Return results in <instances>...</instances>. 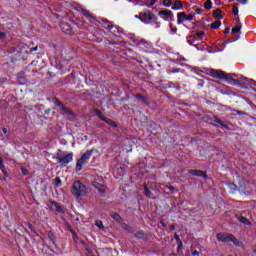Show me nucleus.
<instances>
[{"instance_id": "obj_1", "label": "nucleus", "mask_w": 256, "mask_h": 256, "mask_svg": "<svg viewBox=\"0 0 256 256\" xmlns=\"http://www.w3.org/2000/svg\"><path fill=\"white\" fill-rule=\"evenodd\" d=\"M52 69L46 72V75L49 77H55V75H65V73H69V62L68 61H61L57 58L54 61H51Z\"/></svg>"}, {"instance_id": "obj_2", "label": "nucleus", "mask_w": 256, "mask_h": 256, "mask_svg": "<svg viewBox=\"0 0 256 256\" xmlns=\"http://www.w3.org/2000/svg\"><path fill=\"white\" fill-rule=\"evenodd\" d=\"M216 239L220 243H233L235 247H243V242L239 241V239H237V237H235L233 234L219 232L216 234Z\"/></svg>"}, {"instance_id": "obj_3", "label": "nucleus", "mask_w": 256, "mask_h": 256, "mask_svg": "<svg viewBox=\"0 0 256 256\" xmlns=\"http://www.w3.org/2000/svg\"><path fill=\"white\" fill-rule=\"evenodd\" d=\"M71 193L72 195H75L77 199H79V197L87 195V186H85V184H83L81 181L76 180L72 185Z\"/></svg>"}, {"instance_id": "obj_4", "label": "nucleus", "mask_w": 256, "mask_h": 256, "mask_svg": "<svg viewBox=\"0 0 256 256\" xmlns=\"http://www.w3.org/2000/svg\"><path fill=\"white\" fill-rule=\"evenodd\" d=\"M97 21L100 25H102L104 29H108V31H110L112 35H117V33L118 35H123V28L117 25H113L111 21H108L106 19H101L100 21L99 20Z\"/></svg>"}, {"instance_id": "obj_5", "label": "nucleus", "mask_w": 256, "mask_h": 256, "mask_svg": "<svg viewBox=\"0 0 256 256\" xmlns=\"http://www.w3.org/2000/svg\"><path fill=\"white\" fill-rule=\"evenodd\" d=\"M93 155V150L86 151L76 162V173H79V171H83V166L87 165L89 163V159H91Z\"/></svg>"}, {"instance_id": "obj_6", "label": "nucleus", "mask_w": 256, "mask_h": 256, "mask_svg": "<svg viewBox=\"0 0 256 256\" xmlns=\"http://www.w3.org/2000/svg\"><path fill=\"white\" fill-rule=\"evenodd\" d=\"M57 161L60 163L61 167H67L68 164L73 161V152L67 154L61 150H58Z\"/></svg>"}, {"instance_id": "obj_7", "label": "nucleus", "mask_w": 256, "mask_h": 256, "mask_svg": "<svg viewBox=\"0 0 256 256\" xmlns=\"http://www.w3.org/2000/svg\"><path fill=\"white\" fill-rule=\"evenodd\" d=\"M54 103L55 105H57V107H59L60 111L65 113V115H68L69 117H75V112L63 105V102H61V100L54 98Z\"/></svg>"}, {"instance_id": "obj_8", "label": "nucleus", "mask_w": 256, "mask_h": 256, "mask_svg": "<svg viewBox=\"0 0 256 256\" xmlns=\"http://www.w3.org/2000/svg\"><path fill=\"white\" fill-rule=\"evenodd\" d=\"M193 19H195V15H187L185 12H179L177 14V25H182V23H185V21H193Z\"/></svg>"}, {"instance_id": "obj_9", "label": "nucleus", "mask_w": 256, "mask_h": 256, "mask_svg": "<svg viewBox=\"0 0 256 256\" xmlns=\"http://www.w3.org/2000/svg\"><path fill=\"white\" fill-rule=\"evenodd\" d=\"M142 17L144 18V25H153V21H157V17L151 10H146L143 14Z\"/></svg>"}, {"instance_id": "obj_10", "label": "nucleus", "mask_w": 256, "mask_h": 256, "mask_svg": "<svg viewBox=\"0 0 256 256\" xmlns=\"http://www.w3.org/2000/svg\"><path fill=\"white\" fill-rule=\"evenodd\" d=\"M61 30L63 31V33H65L66 35H75V27L76 25L73 24V26L67 22H62L60 24Z\"/></svg>"}, {"instance_id": "obj_11", "label": "nucleus", "mask_w": 256, "mask_h": 256, "mask_svg": "<svg viewBox=\"0 0 256 256\" xmlns=\"http://www.w3.org/2000/svg\"><path fill=\"white\" fill-rule=\"evenodd\" d=\"M158 16L161 17V19H163V21H173V11L171 10H161L158 12Z\"/></svg>"}, {"instance_id": "obj_12", "label": "nucleus", "mask_w": 256, "mask_h": 256, "mask_svg": "<svg viewBox=\"0 0 256 256\" xmlns=\"http://www.w3.org/2000/svg\"><path fill=\"white\" fill-rule=\"evenodd\" d=\"M210 75L214 79H225V77H227V72L223 70L211 69Z\"/></svg>"}, {"instance_id": "obj_13", "label": "nucleus", "mask_w": 256, "mask_h": 256, "mask_svg": "<svg viewBox=\"0 0 256 256\" xmlns=\"http://www.w3.org/2000/svg\"><path fill=\"white\" fill-rule=\"evenodd\" d=\"M189 175H193L194 177H202V179H208L207 172L203 170H195L190 169L188 170Z\"/></svg>"}, {"instance_id": "obj_14", "label": "nucleus", "mask_w": 256, "mask_h": 256, "mask_svg": "<svg viewBox=\"0 0 256 256\" xmlns=\"http://www.w3.org/2000/svg\"><path fill=\"white\" fill-rule=\"evenodd\" d=\"M234 77H237V74L226 73V77H224L223 79H225L227 83H229V85H239V80L235 79Z\"/></svg>"}, {"instance_id": "obj_15", "label": "nucleus", "mask_w": 256, "mask_h": 256, "mask_svg": "<svg viewBox=\"0 0 256 256\" xmlns=\"http://www.w3.org/2000/svg\"><path fill=\"white\" fill-rule=\"evenodd\" d=\"M135 99H137V101H141V103H143V105H146V107H149V105H151V102H149V97L143 96V94L141 93H137L135 95Z\"/></svg>"}, {"instance_id": "obj_16", "label": "nucleus", "mask_w": 256, "mask_h": 256, "mask_svg": "<svg viewBox=\"0 0 256 256\" xmlns=\"http://www.w3.org/2000/svg\"><path fill=\"white\" fill-rule=\"evenodd\" d=\"M211 121H213V123H218V125H221V127H223L224 129H227V131L231 129L229 128V125H227V122L221 120L218 116L212 117Z\"/></svg>"}, {"instance_id": "obj_17", "label": "nucleus", "mask_w": 256, "mask_h": 256, "mask_svg": "<svg viewBox=\"0 0 256 256\" xmlns=\"http://www.w3.org/2000/svg\"><path fill=\"white\" fill-rule=\"evenodd\" d=\"M92 187H94V189H97L98 193H105L107 191L105 189V185H103L97 181L92 182Z\"/></svg>"}, {"instance_id": "obj_18", "label": "nucleus", "mask_w": 256, "mask_h": 256, "mask_svg": "<svg viewBox=\"0 0 256 256\" xmlns=\"http://www.w3.org/2000/svg\"><path fill=\"white\" fill-rule=\"evenodd\" d=\"M82 15L88 20V21H97V17H95L89 10H82Z\"/></svg>"}, {"instance_id": "obj_19", "label": "nucleus", "mask_w": 256, "mask_h": 256, "mask_svg": "<svg viewBox=\"0 0 256 256\" xmlns=\"http://www.w3.org/2000/svg\"><path fill=\"white\" fill-rule=\"evenodd\" d=\"M171 9L172 11H181L183 9V2L181 0H177Z\"/></svg>"}, {"instance_id": "obj_20", "label": "nucleus", "mask_w": 256, "mask_h": 256, "mask_svg": "<svg viewBox=\"0 0 256 256\" xmlns=\"http://www.w3.org/2000/svg\"><path fill=\"white\" fill-rule=\"evenodd\" d=\"M221 13H223V10H221V8H217L214 12H213V17L214 19H223V15H221Z\"/></svg>"}, {"instance_id": "obj_21", "label": "nucleus", "mask_w": 256, "mask_h": 256, "mask_svg": "<svg viewBox=\"0 0 256 256\" xmlns=\"http://www.w3.org/2000/svg\"><path fill=\"white\" fill-rule=\"evenodd\" d=\"M50 203L56 208L57 213H65V211H63V207H61V205H59L57 202L51 200Z\"/></svg>"}, {"instance_id": "obj_22", "label": "nucleus", "mask_w": 256, "mask_h": 256, "mask_svg": "<svg viewBox=\"0 0 256 256\" xmlns=\"http://www.w3.org/2000/svg\"><path fill=\"white\" fill-rule=\"evenodd\" d=\"M104 123H107L110 127H113L114 129L117 128V122L113 121L109 118H103Z\"/></svg>"}, {"instance_id": "obj_23", "label": "nucleus", "mask_w": 256, "mask_h": 256, "mask_svg": "<svg viewBox=\"0 0 256 256\" xmlns=\"http://www.w3.org/2000/svg\"><path fill=\"white\" fill-rule=\"evenodd\" d=\"M111 217L116 223H121L123 221V218H121V215L117 212L111 214Z\"/></svg>"}, {"instance_id": "obj_24", "label": "nucleus", "mask_w": 256, "mask_h": 256, "mask_svg": "<svg viewBox=\"0 0 256 256\" xmlns=\"http://www.w3.org/2000/svg\"><path fill=\"white\" fill-rule=\"evenodd\" d=\"M134 237H136V239H141L142 241H146L147 240V236L143 232H136L134 234Z\"/></svg>"}, {"instance_id": "obj_25", "label": "nucleus", "mask_w": 256, "mask_h": 256, "mask_svg": "<svg viewBox=\"0 0 256 256\" xmlns=\"http://www.w3.org/2000/svg\"><path fill=\"white\" fill-rule=\"evenodd\" d=\"M94 113H95L96 117L99 118L100 121H103V119H107V117H105L103 115V112H101V110H99V109H94Z\"/></svg>"}, {"instance_id": "obj_26", "label": "nucleus", "mask_w": 256, "mask_h": 256, "mask_svg": "<svg viewBox=\"0 0 256 256\" xmlns=\"http://www.w3.org/2000/svg\"><path fill=\"white\" fill-rule=\"evenodd\" d=\"M205 45H207V43L201 42L200 44H194L193 47H195L197 51H205Z\"/></svg>"}, {"instance_id": "obj_27", "label": "nucleus", "mask_w": 256, "mask_h": 256, "mask_svg": "<svg viewBox=\"0 0 256 256\" xmlns=\"http://www.w3.org/2000/svg\"><path fill=\"white\" fill-rule=\"evenodd\" d=\"M221 24V20H216L210 25V27L211 29L217 30L219 27H221Z\"/></svg>"}, {"instance_id": "obj_28", "label": "nucleus", "mask_w": 256, "mask_h": 256, "mask_svg": "<svg viewBox=\"0 0 256 256\" xmlns=\"http://www.w3.org/2000/svg\"><path fill=\"white\" fill-rule=\"evenodd\" d=\"M241 24H237L232 28V35H237V33L241 32Z\"/></svg>"}, {"instance_id": "obj_29", "label": "nucleus", "mask_w": 256, "mask_h": 256, "mask_svg": "<svg viewBox=\"0 0 256 256\" xmlns=\"http://www.w3.org/2000/svg\"><path fill=\"white\" fill-rule=\"evenodd\" d=\"M239 221L240 223H243V225H251V221L247 217L241 216Z\"/></svg>"}, {"instance_id": "obj_30", "label": "nucleus", "mask_w": 256, "mask_h": 256, "mask_svg": "<svg viewBox=\"0 0 256 256\" xmlns=\"http://www.w3.org/2000/svg\"><path fill=\"white\" fill-rule=\"evenodd\" d=\"M48 239H49V241H51L52 245H57L55 243V234L52 231L48 232Z\"/></svg>"}, {"instance_id": "obj_31", "label": "nucleus", "mask_w": 256, "mask_h": 256, "mask_svg": "<svg viewBox=\"0 0 256 256\" xmlns=\"http://www.w3.org/2000/svg\"><path fill=\"white\" fill-rule=\"evenodd\" d=\"M228 187L232 191V193H236V191L239 189V187L235 183H228Z\"/></svg>"}, {"instance_id": "obj_32", "label": "nucleus", "mask_w": 256, "mask_h": 256, "mask_svg": "<svg viewBox=\"0 0 256 256\" xmlns=\"http://www.w3.org/2000/svg\"><path fill=\"white\" fill-rule=\"evenodd\" d=\"M196 42H197V39L195 37H193V35H190L187 37L188 45H192V47H193V45H194L193 43H196Z\"/></svg>"}, {"instance_id": "obj_33", "label": "nucleus", "mask_w": 256, "mask_h": 256, "mask_svg": "<svg viewBox=\"0 0 256 256\" xmlns=\"http://www.w3.org/2000/svg\"><path fill=\"white\" fill-rule=\"evenodd\" d=\"M204 9H207L208 11L213 9V2H211V0H206L204 3Z\"/></svg>"}, {"instance_id": "obj_34", "label": "nucleus", "mask_w": 256, "mask_h": 256, "mask_svg": "<svg viewBox=\"0 0 256 256\" xmlns=\"http://www.w3.org/2000/svg\"><path fill=\"white\" fill-rule=\"evenodd\" d=\"M122 229H124V231H128V233H135V230L133 229V227L127 224H123Z\"/></svg>"}, {"instance_id": "obj_35", "label": "nucleus", "mask_w": 256, "mask_h": 256, "mask_svg": "<svg viewBox=\"0 0 256 256\" xmlns=\"http://www.w3.org/2000/svg\"><path fill=\"white\" fill-rule=\"evenodd\" d=\"M232 13L235 16L239 15V3L234 4V6L232 8Z\"/></svg>"}, {"instance_id": "obj_36", "label": "nucleus", "mask_w": 256, "mask_h": 256, "mask_svg": "<svg viewBox=\"0 0 256 256\" xmlns=\"http://www.w3.org/2000/svg\"><path fill=\"white\" fill-rule=\"evenodd\" d=\"M144 192H145L146 197L151 198V195H153V192L150 191L149 186H147V185H144Z\"/></svg>"}, {"instance_id": "obj_37", "label": "nucleus", "mask_w": 256, "mask_h": 256, "mask_svg": "<svg viewBox=\"0 0 256 256\" xmlns=\"http://www.w3.org/2000/svg\"><path fill=\"white\" fill-rule=\"evenodd\" d=\"M162 5L164 7H173V0H163Z\"/></svg>"}, {"instance_id": "obj_38", "label": "nucleus", "mask_w": 256, "mask_h": 256, "mask_svg": "<svg viewBox=\"0 0 256 256\" xmlns=\"http://www.w3.org/2000/svg\"><path fill=\"white\" fill-rule=\"evenodd\" d=\"M134 17H135V19H139V21H141V23H147V21L144 20V18H143V13H140L139 15H135Z\"/></svg>"}, {"instance_id": "obj_39", "label": "nucleus", "mask_w": 256, "mask_h": 256, "mask_svg": "<svg viewBox=\"0 0 256 256\" xmlns=\"http://www.w3.org/2000/svg\"><path fill=\"white\" fill-rule=\"evenodd\" d=\"M196 36L198 37V39H203L205 37V32L197 30Z\"/></svg>"}, {"instance_id": "obj_40", "label": "nucleus", "mask_w": 256, "mask_h": 256, "mask_svg": "<svg viewBox=\"0 0 256 256\" xmlns=\"http://www.w3.org/2000/svg\"><path fill=\"white\" fill-rule=\"evenodd\" d=\"M95 225H96V227H98V229H104L103 221H101V220H96Z\"/></svg>"}, {"instance_id": "obj_41", "label": "nucleus", "mask_w": 256, "mask_h": 256, "mask_svg": "<svg viewBox=\"0 0 256 256\" xmlns=\"http://www.w3.org/2000/svg\"><path fill=\"white\" fill-rule=\"evenodd\" d=\"M39 50V46H35L33 48H30L28 51H26V53L29 55L35 51H38Z\"/></svg>"}, {"instance_id": "obj_42", "label": "nucleus", "mask_w": 256, "mask_h": 256, "mask_svg": "<svg viewBox=\"0 0 256 256\" xmlns=\"http://www.w3.org/2000/svg\"><path fill=\"white\" fill-rule=\"evenodd\" d=\"M158 0H149V3L146 4V7L151 8L153 7V5H155V3H157Z\"/></svg>"}, {"instance_id": "obj_43", "label": "nucleus", "mask_w": 256, "mask_h": 256, "mask_svg": "<svg viewBox=\"0 0 256 256\" xmlns=\"http://www.w3.org/2000/svg\"><path fill=\"white\" fill-rule=\"evenodd\" d=\"M176 73H181V69L180 68H176V69H173V70H169V74H176Z\"/></svg>"}, {"instance_id": "obj_44", "label": "nucleus", "mask_w": 256, "mask_h": 256, "mask_svg": "<svg viewBox=\"0 0 256 256\" xmlns=\"http://www.w3.org/2000/svg\"><path fill=\"white\" fill-rule=\"evenodd\" d=\"M59 185H61V178L56 177L55 178V187H59Z\"/></svg>"}, {"instance_id": "obj_45", "label": "nucleus", "mask_w": 256, "mask_h": 256, "mask_svg": "<svg viewBox=\"0 0 256 256\" xmlns=\"http://www.w3.org/2000/svg\"><path fill=\"white\" fill-rule=\"evenodd\" d=\"M170 31H172V33H175V35H177V27L173 26V24H170Z\"/></svg>"}, {"instance_id": "obj_46", "label": "nucleus", "mask_w": 256, "mask_h": 256, "mask_svg": "<svg viewBox=\"0 0 256 256\" xmlns=\"http://www.w3.org/2000/svg\"><path fill=\"white\" fill-rule=\"evenodd\" d=\"M4 160L3 158L0 156V171H3V169L5 168V165L3 164Z\"/></svg>"}, {"instance_id": "obj_47", "label": "nucleus", "mask_w": 256, "mask_h": 256, "mask_svg": "<svg viewBox=\"0 0 256 256\" xmlns=\"http://www.w3.org/2000/svg\"><path fill=\"white\" fill-rule=\"evenodd\" d=\"M174 239H175L176 243H181L182 242L181 237H179L178 234H174Z\"/></svg>"}, {"instance_id": "obj_48", "label": "nucleus", "mask_w": 256, "mask_h": 256, "mask_svg": "<svg viewBox=\"0 0 256 256\" xmlns=\"http://www.w3.org/2000/svg\"><path fill=\"white\" fill-rule=\"evenodd\" d=\"M21 171L23 175H29V170H27L26 168H21Z\"/></svg>"}, {"instance_id": "obj_49", "label": "nucleus", "mask_w": 256, "mask_h": 256, "mask_svg": "<svg viewBox=\"0 0 256 256\" xmlns=\"http://www.w3.org/2000/svg\"><path fill=\"white\" fill-rule=\"evenodd\" d=\"M74 9L76 10V11H80V13H83V7H81V6H76V7H74Z\"/></svg>"}, {"instance_id": "obj_50", "label": "nucleus", "mask_w": 256, "mask_h": 256, "mask_svg": "<svg viewBox=\"0 0 256 256\" xmlns=\"http://www.w3.org/2000/svg\"><path fill=\"white\" fill-rule=\"evenodd\" d=\"M160 225H161L162 227H164V228L167 227V223H165V219H162V220L160 221Z\"/></svg>"}, {"instance_id": "obj_51", "label": "nucleus", "mask_w": 256, "mask_h": 256, "mask_svg": "<svg viewBox=\"0 0 256 256\" xmlns=\"http://www.w3.org/2000/svg\"><path fill=\"white\" fill-rule=\"evenodd\" d=\"M203 11H204V10L201 9V8H197V9H196L197 15H202Z\"/></svg>"}, {"instance_id": "obj_52", "label": "nucleus", "mask_w": 256, "mask_h": 256, "mask_svg": "<svg viewBox=\"0 0 256 256\" xmlns=\"http://www.w3.org/2000/svg\"><path fill=\"white\" fill-rule=\"evenodd\" d=\"M7 37V34L5 32H0V39H5Z\"/></svg>"}, {"instance_id": "obj_53", "label": "nucleus", "mask_w": 256, "mask_h": 256, "mask_svg": "<svg viewBox=\"0 0 256 256\" xmlns=\"http://www.w3.org/2000/svg\"><path fill=\"white\" fill-rule=\"evenodd\" d=\"M18 81L21 83V85L25 84V78L23 77L21 78L18 77Z\"/></svg>"}, {"instance_id": "obj_54", "label": "nucleus", "mask_w": 256, "mask_h": 256, "mask_svg": "<svg viewBox=\"0 0 256 256\" xmlns=\"http://www.w3.org/2000/svg\"><path fill=\"white\" fill-rule=\"evenodd\" d=\"M198 255H199V251L194 250V251L192 252V256H198Z\"/></svg>"}, {"instance_id": "obj_55", "label": "nucleus", "mask_w": 256, "mask_h": 256, "mask_svg": "<svg viewBox=\"0 0 256 256\" xmlns=\"http://www.w3.org/2000/svg\"><path fill=\"white\" fill-rule=\"evenodd\" d=\"M229 31H231V29H229V27L226 28V29H224V34H225V35H228Z\"/></svg>"}, {"instance_id": "obj_56", "label": "nucleus", "mask_w": 256, "mask_h": 256, "mask_svg": "<svg viewBox=\"0 0 256 256\" xmlns=\"http://www.w3.org/2000/svg\"><path fill=\"white\" fill-rule=\"evenodd\" d=\"M155 25H156V29H159V27H161V22H155Z\"/></svg>"}, {"instance_id": "obj_57", "label": "nucleus", "mask_w": 256, "mask_h": 256, "mask_svg": "<svg viewBox=\"0 0 256 256\" xmlns=\"http://www.w3.org/2000/svg\"><path fill=\"white\" fill-rule=\"evenodd\" d=\"M179 61H180L181 63H183L184 61H187V59H185V57L181 56V57L179 58Z\"/></svg>"}, {"instance_id": "obj_58", "label": "nucleus", "mask_w": 256, "mask_h": 256, "mask_svg": "<svg viewBox=\"0 0 256 256\" xmlns=\"http://www.w3.org/2000/svg\"><path fill=\"white\" fill-rule=\"evenodd\" d=\"M250 84L253 85V87H256V81L255 80H250Z\"/></svg>"}, {"instance_id": "obj_59", "label": "nucleus", "mask_w": 256, "mask_h": 256, "mask_svg": "<svg viewBox=\"0 0 256 256\" xmlns=\"http://www.w3.org/2000/svg\"><path fill=\"white\" fill-rule=\"evenodd\" d=\"M167 187H168V189H169L170 191H175V187H174V186L170 185V186H167Z\"/></svg>"}, {"instance_id": "obj_60", "label": "nucleus", "mask_w": 256, "mask_h": 256, "mask_svg": "<svg viewBox=\"0 0 256 256\" xmlns=\"http://www.w3.org/2000/svg\"><path fill=\"white\" fill-rule=\"evenodd\" d=\"M183 247V241L182 242H178V249H181Z\"/></svg>"}, {"instance_id": "obj_61", "label": "nucleus", "mask_w": 256, "mask_h": 256, "mask_svg": "<svg viewBox=\"0 0 256 256\" xmlns=\"http://www.w3.org/2000/svg\"><path fill=\"white\" fill-rule=\"evenodd\" d=\"M248 2H249V0H242V1H241V4H242V5H247Z\"/></svg>"}, {"instance_id": "obj_62", "label": "nucleus", "mask_w": 256, "mask_h": 256, "mask_svg": "<svg viewBox=\"0 0 256 256\" xmlns=\"http://www.w3.org/2000/svg\"><path fill=\"white\" fill-rule=\"evenodd\" d=\"M170 231H175V226H174V224L170 225Z\"/></svg>"}, {"instance_id": "obj_63", "label": "nucleus", "mask_w": 256, "mask_h": 256, "mask_svg": "<svg viewBox=\"0 0 256 256\" xmlns=\"http://www.w3.org/2000/svg\"><path fill=\"white\" fill-rule=\"evenodd\" d=\"M30 65H34V66H37V61L33 60Z\"/></svg>"}, {"instance_id": "obj_64", "label": "nucleus", "mask_w": 256, "mask_h": 256, "mask_svg": "<svg viewBox=\"0 0 256 256\" xmlns=\"http://www.w3.org/2000/svg\"><path fill=\"white\" fill-rule=\"evenodd\" d=\"M28 227H29V229L33 230V224L28 223Z\"/></svg>"}]
</instances>
